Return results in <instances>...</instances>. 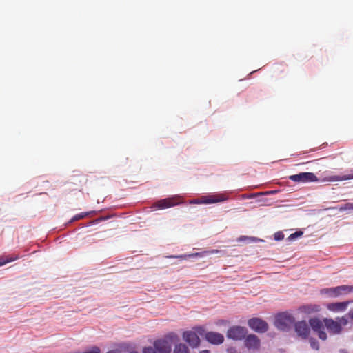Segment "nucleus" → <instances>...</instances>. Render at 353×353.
I'll return each instance as SVG.
<instances>
[{
  "mask_svg": "<svg viewBox=\"0 0 353 353\" xmlns=\"http://www.w3.org/2000/svg\"><path fill=\"white\" fill-rule=\"evenodd\" d=\"M323 323L328 332L336 335L341 333L343 327L348 324V320L345 316L336 318V320L326 318L323 319Z\"/></svg>",
  "mask_w": 353,
  "mask_h": 353,
  "instance_id": "f257e3e1",
  "label": "nucleus"
},
{
  "mask_svg": "<svg viewBox=\"0 0 353 353\" xmlns=\"http://www.w3.org/2000/svg\"><path fill=\"white\" fill-rule=\"evenodd\" d=\"M205 329L203 327H196L193 330L184 332L183 338L192 347H197L200 344L199 336H203Z\"/></svg>",
  "mask_w": 353,
  "mask_h": 353,
  "instance_id": "f03ea898",
  "label": "nucleus"
},
{
  "mask_svg": "<svg viewBox=\"0 0 353 353\" xmlns=\"http://www.w3.org/2000/svg\"><path fill=\"white\" fill-rule=\"evenodd\" d=\"M228 196L224 193H218L214 194H209L201 196L199 199H194L190 201V203L194 204H212L219 202H223L228 200Z\"/></svg>",
  "mask_w": 353,
  "mask_h": 353,
  "instance_id": "7ed1b4c3",
  "label": "nucleus"
},
{
  "mask_svg": "<svg viewBox=\"0 0 353 353\" xmlns=\"http://www.w3.org/2000/svg\"><path fill=\"white\" fill-rule=\"evenodd\" d=\"M294 323V318L288 313L279 314L274 321V325L280 330H288Z\"/></svg>",
  "mask_w": 353,
  "mask_h": 353,
  "instance_id": "20e7f679",
  "label": "nucleus"
},
{
  "mask_svg": "<svg viewBox=\"0 0 353 353\" xmlns=\"http://www.w3.org/2000/svg\"><path fill=\"white\" fill-rule=\"evenodd\" d=\"M289 179L296 183H308L319 181L317 176L312 172H300L291 175Z\"/></svg>",
  "mask_w": 353,
  "mask_h": 353,
  "instance_id": "39448f33",
  "label": "nucleus"
},
{
  "mask_svg": "<svg viewBox=\"0 0 353 353\" xmlns=\"http://www.w3.org/2000/svg\"><path fill=\"white\" fill-rule=\"evenodd\" d=\"M248 324L252 330L259 333H264L268 329V323L263 319L256 317L248 320Z\"/></svg>",
  "mask_w": 353,
  "mask_h": 353,
  "instance_id": "423d86ee",
  "label": "nucleus"
},
{
  "mask_svg": "<svg viewBox=\"0 0 353 353\" xmlns=\"http://www.w3.org/2000/svg\"><path fill=\"white\" fill-rule=\"evenodd\" d=\"M247 334V329L241 326H232L227 332V337L233 340H241Z\"/></svg>",
  "mask_w": 353,
  "mask_h": 353,
  "instance_id": "0eeeda50",
  "label": "nucleus"
},
{
  "mask_svg": "<svg viewBox=\"0 0 353 353\" xmlns=\"http://www.w3.org/2000/svg\"><path fill=\"white\" fill-rule=\"evenodd\" d=\"M349 285H343L335 288H324L321 290V294H327L330 297H337L339 295L349 293Z\"/></svg>",
  "mask_w": 353,
  "mask_h": 353,
  "instance_id": "6e6552de",
  "label": "nucleus"
},
{
  "mask_svg": "<svg viewBox=\"0 0 353 353\" xmlns=\"http://www.w3.org/2000/svg\"><path fill=\"white\" fill-rule=\"evenodd\" d=\"M204 335L206 341L214 345H220L224 341L223 335L218 332H205Z\"/></svg>",
  "mask_w": 353,
  "mask_h": 353,
  "instance_id": "1a4fd4ad",
  "label": "nucleus"
},
{
  "mask_svg": "<svg viewBox=\"0 0 353 353\" xmlns=\"http://www.w3.org/2000/svg\"><path fill=\"white\" fill-rule=\"evenodd\" d=\"M154 347L158 353H170L171 345L164 339L157 340L154 342Z\"/></svg>",
  "mask_w": 353,
  "mask_h": 353,
  "instance_id": "9d476101",
  "label": "nucleus"
},
{
  "mask_svg": "<svg viewBox=\"0 0 353 353\" xmlns=\"http://www.w3.org/2000/svg\"><path fill=\"white\" fill-rule=\"evenodd\" d=\"M295 331L299 336L306 339L310 334V327L305 321H299L295 324Z\"/></svg>",
  "mask_w": 353,
  "mask_h": 353,
  "instance_id": "9b49d317",
  "label": "nucleus"
},
{
  "mask_svg": "<svg viewBox=\"0 0 353 353\" xmlns=\"http://www.w3.org/2000/svg\"><path fill=\"white\" fill-rule=\"evenodd\" d=\"M178 199V197L163 199L155 203V206H157L158 208L161 209L172 207L179 203Z\"/></svg>",
  "mask_w": 353,
  "mask_h": 353,
  "instance_id": "f8f14e48",
  "label": "nucleus"
},
{
  "mask_svg": "<svg viewBox=\"0 0 353 353\" xmlns=\"http://www.w3.org/2000/svg\"><path fill=\"white\" fill-rule=\"evenodd\" d=\"M245 345L249 350H258L260 347V340L256 335L250 334L245 339Z\"/></svg>",
  "mask_w": 353,
  "mask_h": 353,
  "instance_id": "ddd939ff",
  "label": "nucleus"
},
{
  "mask_svg": "<svg viewBox=\"0 0 353 353\" xmlns=\"http://www.w3.org/2000/svg\"><path fill=\"white\" fill-rule=\"evenodd\" d=\"M353 179V170L350 174H345V175H332L326 176L323 179V181H329V182H334V181H345V180H350Z\"/></svg>",
  "mask_w": 353,
  "mask_h": 353,
  "instance_id": "4468645a",
  "label": "nucleus"
},
{
  "mask_svg": "<svg viewBox=\"0 0 353 353\" xmlns=\"http://www.w3.org/2000/svg\"><path fill=\"white\" fill-rule=\"evenodd\" d=\"M205 254L204 253V252H196V253H192V254H181V255H176V256L171 255V256H168L167 257L168 258L179 259L180 260H186V259H191L193 257L203 256Z\"/></svg>",
  "mask_w": 353,
  "mask_h": 353,
  "instance_id": "2eb2a0df",
  "label": "nucleus"
},
{
  "mask_svg": "<svg viewBox=\"0 0 353 353\" xmlns=\"http://www.w3.org/2000/svg\"><path fill=\"white\" fill-rule=\"evenodd\" d=\"M347 306L345 302L334 303L328 305L327 308L334 312L344 311Z\"/></svg>",
  "mask_w": 353,
  "mask_h": 353,
  "instance_id": "dca6fc26",
  "label": "nucleus"
},
{
  "mask_svg": "<svg viewBox=\"0 0 353 353\" xmlns=\"http://www.w3.org/2000/svg\"><path fill=\"white\" fill-rule=\"evenodd\" d=\"M302 312L307 314H312L314 312H319L320 310L319 305H303L301 307Z\"/></svg>",
  "mask_w": 353,
  "mask_h": 353,
  "instance_id": "f3484780",
  "label": "nucleus"
},
{
  "mask_svg": "<svg viewBox=\"0 0 353 353\" xmlns=\"http://www.w3.org/2000/svg\"><path fill=\"white\" fill-rule=\"evenodd\" d=\"M310 325L315 332L323 329V325L322 322L319 319L316 318L311 319L310 320Z\"/></svg>",
  "mask_w": 353,
  "mask_h": 353,
  "instance_id": "a211bd4d",
  "label": "nucleus"
},
{
  "mask_svg": "<svg viewBox=\"0 0 353 353\" xmlns=\"http://www.w3.org/2000/svg\"><path fill=\"white\" fill-rule=\"evenodd\" d=\"M173 353H189V349L185 344L179 343L175 346Z\"/></svg>",
  "mask_w": 353,
  "mask_h": 353,
  "instance_id": "6ab92c4d",
  "label": "nucleus"
},
{
  "mask_svg": "<svg viewBox=\"0 0 353 353\" xmlns=\"http://www.w3.org/2000/svg\"><path fill=\"white\" fill-rule=\"evenodd\" d=\"M18 259V256H0V266L6 264L7 263L14 261Z\"/></svg>",
  "mask_w": 353,
  "mask_h": 353,
  "instance_id": "aec40b11",
  "label": "nucleus"
},
{
  "mask_svg": "<svg viewBox=\"0 0 353 353\" xmlns=\"http://www.w3.org/2000/svg\"><path fill=\"white\" fill-rule=\"evenodd\" d=\"M92 212H81L80 214H76L75 216H74L72 218L71 221L73 222V221H76L82 219Z\"/></svg>",
  "mask_w": 353,
  "mask_h": 353,
  "instance_id": "412c9836",
  "label": "nucleus"
},
{
  "mask_svg": "<svg viewBox=\"0 0 353 353\" xmlns=\"http://www.w3.org/2000/svg\"><path fill=\"white\" fill-rule=\"evenodd\" d=\"M309 342H310V347L314 349V350H319V342L316 339H314V338H310L309 339Z\"/></svg>",
  "mask_w": 353,
  "mask_h": 353,
  "instance_id": "4be33fe9",
  "label": "nucleus"
},
{
  "mask_svg": "<svg viewBox=\"0 0 353 353\" xmlns=\"http://www.w3.org/2000/svg\"><path fill=\"white\" fill-rule=\"evenodd\" d=\"M303 234V232L302 231H297V232H295L294 233L291 234L288 236V239L290 241H294L296 239V238L301 236Z\"/></svg>",
  "mask_w": 353,
  "mask_h": 353,
  "instance_id": "5701e85b",
  "label": "nucleus"
},
{
  "mask_svg": "<svg viewBox=\"0 0 353 353\" xmlns=\"http://www.w3.org/2000/svg\"><path fill=\"white\" fill-rule=\"evenodd\" d=\"M347 210H353V203H347L343 206L340 207L339 210L340 211H344Z\"/></svg>",
  "mask_w": 353,
  "mask_h": 353,
  "instance_id": "b1692460",
  "label": "nucleus"
},
{
  "mask_svg": "<svg viewBox=\"0 0 353 353\" xmlns=\"http://www.w3.org/2000/svg\"><path fill=\"white\" fill-rule=\"evenodd\" d=\"M316 332L318 333V336H319V339H321L323 341H325L327 339V334L323 330V329L319 330Z\"/></svg>",
  "mask_w": 353,
  "mask_h": 353,
  "instance_id": "393cba45",
  "label": "nucleus"
},
{
  "mask_svg": "<svg viewBox=\"0 0 353 353\" xmlns=\"http://www.w3.org/2000/svg\"><path fill=\"white\" fill-rule=\"evenodd\" d=\"M143 353H157V352L154 347H145L143 350Z\"/></svg>",
  "mask_w": 353,
  "mask_h": 353,
  "instance_id": "a878e982",
  "label": "nucleus"
},
{
  "mask_svg": "<svg viewBox=\"0 0 353 353\" xmlns=\"http://www.w3.org/2000/svg\"><path fill=\"white\" fill-rule=\"evenodd\" d=\"M284 238V235L281 232H278L274 234V239L276 241L282 240Z\"/></svg>",
  "mask_w": 353,
  "mask_h": 353,
  "instance_id": "bb28decb",
  "label": "nucleus"
},
{
  "mask_svg": "<svg viewBox=\"0 0 353 353\" xmlns=\"http://www.w3.org/2000/svg\"><path fill=\"white\" fill-rule=\"evenodd\" d=\"M218 252H219L218 250H210V251H205L204 252L205 254H215V253H218Z\"/></svg>",
  "mask_w": 353,
  "mask_h": 353,
  "instance_id": "cd10ccee",
  "label": "nucleus"
},
{
  "mask_svg": "<svg viewBox=\"0 0 353 353\" xmlns=\"http://www.w3.org/2000/svg\"><path fill=\"white\" fill-rule=\"evenodd\" d=\"M107 353H121V351L119 349H117V350H110Z\"/></svg>",
  "mask_w": 353,
  "mask_h": 353,
  "instance_id": "c85d7f7f",
  "label": "nucleus"
},
{
  "mask_svg": "<svg viewBox=\"0 0 353 353\" xmlns=\"http://www.w3.org/2000/svg\"><path fill=\"white\" fill-rule=\"evenodd\" d=\"M348 316L351 319L353 320V309L350 310V312H348Z\"/></svg>",
  "mask_w": 353,
  "mask_h": 353,
  "instance_id": "c756f323",
  "label": "nucleus"
},
{
  "mask_svg": "<svg viewBox=\"0 0 353 353\" xmlns=\"http://www.w3.org/2000/svg\"><path fill=\"white\" fill-rule=\"evenodd\" d=\"M243 239H250L252 241H254L255 239L254 238H249V237H246V236H241L239 238V240H241Z\"/></svg>",
  "mask_w": 353,
  "mask_h": 353,
  "instance_id": "7c9ffc66",
  "label": "nucleus"
},
{
  "mask_svg": "<svg viewBox=\"0 0 353 353\" xmlns=\"http://www.w3.org/2000/svg\"><path fill=\"white\" fill-rule=\"evenodd\" d=\"M254 195H253V194L247 195V196L244 195V196H243V198H245V199H250V198H252V197H254Z\"/></svg>",
  "mask_w": 353,
  "mask_h": 353,
  "instance_id": "2f4dec72",
  "label": "nucleus"
},
{
  "mask_svg": "<svg viewBox=\"0 0 353 353\" xmlns=\"http://www.w3.org/2000/svg\"><path fill=\"white\" fill-rule=\"evenodd\" d=\"M349 293L353 292V285H349Z\"/></svg>",
  "mask_w": 353,
  "mask_h": 353,
  "instance_id": "473e14b6",
  "label": "nucleus"
},
{
  "mask_svg": "<svg viewBox=\"0 0 353 353\" xmlns=\"http://www.w3.org/2000/svg\"><path fill=\"white\" fill-rule=\"evenodd\" d=\"M200 353H210V351L208 350H204L201 351Z\"/></svg>",
  "mask_w": 353,
  "mask_h": 353,
  "instance_id": "72a5a7b5",
  "label": "nucleus"
},
{
  "mask_svg": "<svg viewBox=\"0 0 353 353\" xmlns=\"http://www.w3.org/2000/svg\"><path fill=\"white\" fill-rule=\"evenodd\" d=\"M130 353H139V352H136V351H132V352H130Z\"/></svg>",
  "mask_w": 353,
  "mask_h": 353,
  "instance_id": "f704fd0d",
  "label": "nucleus"
}]
</instances>
